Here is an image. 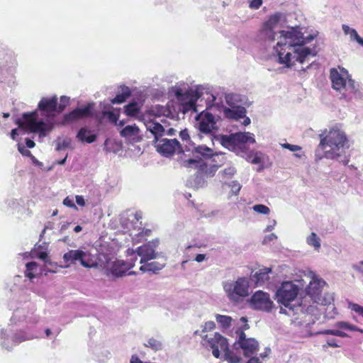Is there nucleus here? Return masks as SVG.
<instances>
[{
	"mask_svg": "<svg viewBox=\"0 0 363 363\" xmlns=\"http://www.w3.org/2000/svg\"><path fill=\"white\" fill-rule=\"evenodd\" d=\"M280 34V39L274 47L280 64L290 67L295 62L301 64L308 62L310 57L316 55L311 48L303 46L313 40L315 35L310 34L303 37V34L296 28H291L290 30H281Z\"/></svg>",
	"mask_w": 363,
	"mask_h": 363,
	"instance_id": "1",
	"label": "nucleus"
},
{
	"mask_svg": "<svg viewBox=\"0 0 363 363\" xmlns=\"http://www.w3.org/2000/svg\"><path fill=\"white\" fill-rule=\"evenodd\" d=\"M298 293V286L292 282L285 281L281 284L276 293L277 301L284 306V308L281 307L280 313L288 315L300 313L311 315L315 317V319H318L322 309L315 305L310 304L307 298H302L297 304L293 303Z\"/></svg>",
	"mask_w": 363,
	"mask_h": 363,
	"instance_id": "2",
	"label": "nucleus"
},
{
	"mask_svg": "<svg viewBox=\"0 0 363 363\" xmlns=\"http://www.w3.org/2000/svg\"><path fill=\"white\" fill-rule=\"evenodd\" d=\"M320 138L318 148L323 151L325 157L337 160L345 165L348 164L350 160L346 150L350 145L344 131L333 128L325 137L320 134Z\"/></svg>",
	"mask_w": 363,
	"mask_h": 363,
	"instance_id": "3",
	"label": "nucleus"
},
{
	"mask_svg": "<svg viewBox=\"0 0 363 363\" xmlns=\"http://www.w3.org/2000/svg\"><path fill=\"white\" fill-rule=\"evenodd\" d=\"M193 157L184 160L182 166L184 167H192L199 169V171L204 175L213 176L218 169L217 165H213L208 168V165L205 162L206 160L211 158L214 154L212 149L205 145H198L192 150Z\"/></svg>",
	"mask_w": 363,
	"mask_h": 363,
	"instance_id": "4",
	"label": "nucleus"
},
{
	"mask_svg": "<svg viewBox=\"0 0 363 363\" xmlns=\"http://www.w3.org/2000/svg\"><path fill=\"white\" fill-rule=\"evenodd\" d=\"M225 100L228 106H223L224 116L230 120L238 121L247 113L246 108L251 103L245 96L229 93L225 94Z\"/></svg>",
	"mask_w": 363,
	"mask_h": 363,
	"instance_id": "5",
	"label": "nucleus"
},
{
	"mask_svg": "<svg viewBox=\"0 0 363 363\" xmlns=\"http://www.w3.org/2000/svg\"><path fill=\"white\" fill-rule=\"evenodd\" d=\"M325 284L323 279L313 277L306 288V295L303 298H307L310 304L317 307L318 304L330 305L333 301V297L330 294H323V289Z\"/></svg>",
	"mask_w": 363,
	"mask_h": 363,
	"instance_id": "6",
	"label": "nucleus"
},
{
	"mask_svg": "<svg viewBox=\"0 0 363 363\" xmlns=\"http://www.w3.org/2000/svg\"><path fill=\"white\" fill-rule=\"evenodd\" d=\"M16 123L26 131L38 133L40 137H45L46 133L52 129L50 122L45 123L43 120H38L37 112L23 113V120L18 119Z\"/></svg>",
	"mask_w": 363,
	"mask_h": 363,
	"instance_id": "7",
	"label": "nucleus"
},
{
	"mask_svg": "<svg viewBox=\"0 0 363 363\" xmlns=\"http://www.w3.org/2000/svg\"><path fill=\"white\" fill-rule=\"evenodd\" d=\"M113 259L109 255L99 253L97 256V267L104 269L107 273L119 277L125 275L126 272L134 266V263Z\"/></svg>",
	"mask_w": 363,
	"mask_h": 363,
	"instance_id": "8",
	"label": "nucleus"
},
{
	"mask_svg": "<svg viewBox=\"0 0 363 363\" xmlns=\"http://www.w3.org/2000/svg\"><path fill=\"white\" fill-rule=\"evenodd\" d=\"M223 289L228 298L234 302H238L249 295V281L245 277H239L235 281H225Z\"/></svg>",
	"mask_w": 363,
	"mask_h": 363,
	"instance_id": "9",
	"label": "nucleus"
},
{
	"mask_svg": "<svg viewBox=\"0 0 363 363\" xmlns=\"http://www.w3.org/2000/svg\"><path fill=\"white\" fill-rule=\"evenodd\" d=\"M63 259L66 263L73 264L79 262L86 268H96L97 257L95 259L87 250H71L63 255Z\"/></svg>",
	"mask_w": 363,
	"mask_h": 363,
	"instance_id": "10",
	"label": "nucleus"
},
{
	"mask_svg": "<svg viewBox=\"0 0 363 363\" xmlns=\"http://www.w3.org/2000/svg\"><path fill=\"white\" fill-rule=\"evenodd\" d=\"M201 337L206 341L204 345L206 348L212 350V354L216 358H219L220 351L226 350L228 346H229L227 338L218 333H215L210 335H204Z\"/></svg>",
	"mask_w": 363,
	"mask_h": 363,
	"instance_id": "11",
	"label": "nucleus"
},
{
	"mask_svg": "<svg viewBox=\"0 0 363 363\" xmlns=\"http://www.w3.org/2000/svg\"><path fill=\"white\" fill-rule=\"evenodd\" d=\"M158 245L159 240L156 239L138 247L135 252L140 257V263L144 264L152 259L164 258L162 252H156Z\"/></svg>",
	"mask_w": 363,
	"mask_h": 363,
	"instance_id": "12",
	"label": "nucleus"
},
{
	"mask_svg": "<svg viewBox=\"0 0 363 363\" xmlns=\"http://www.w3.org/2000/svg\"><path fill=\"white\" fill-rule=\"evenodd\" d=\"M330 79L333 88L340 92L345 91L351 94H354L357 90V86L358 84L355 81L350 79L347 82L335 68H332L330 69Z\"/></svg>",
	"mask_w": 363,
	"mask_h": 363,
	"instance_id": "13",
	"label": "nucleus"
},
{
	"mask_svg": "<svg viewBox=\"0 0 363 363\" xmlns=\"http://www.w3.org/2000/svg\"><path fill=\"white\" fill-rule=\"evenodd\" d=\"M154 144L157 151L166 157L173 155L176 152L179 153L184 152L177 139L160 138Z\"/></svg>",
	"mask_w": 363,
	"mask_h": 363,
	"instance_id": "14",
	"label": "nucleus"
},
{
	"mask_svg": "<svg viewBox=\"0 0 363 363\" xmlns=\"http://www.w3.org/2000/svg\"><path fill=\"white\" fill-rule=\"evenodd\" d=\"M175 95L179 101H183L184 112L186 113L191 110H196V103L199 98L201 97V93L199 89H189L183 92L182 89H177Z\"/></svg>",
	"mask_w": 363,
	"mask_h": 363,
	"instance_id": "15",
	"label": "nucleus"
},
{
	"mask_svg": "<svg viewBox=\"0 0 363 363\" xmlns=\"http://www.w3.org/2000/svg\"><path fill=\"white\" fill-rule=\"evenodd\" d=\"M250 304L254 309L270 312L273 308V301L269 294L262 291H256L250 298Z\"/></svg>",
	"mask_w": 363,
	"mask_h": 363,
	"instance_id": "16",
	"label": "nucleus"
},
{
	"mask_svg": "<svg viewBox=\"0 0 363 363\" xmlns=\"http://www.w3.org/2000/svg\"><path fill=\"white\" fill-rule=\"evenodd\" d=\"M281 17V14L277 13L270 16L269 20L264 24L261 34L266 40L273 42L275 40V32L274 31V28L279 23Z\"/></svg>",
	"mask_w": 363,
	"mask_h": 363,
	"instance_id": "17",
	"label": "nucleus"
},
{
	"mask_svg": "<svg viewBox=\"0 0 363 363\" xmlns=\"http://www.w3.org/2000/svg\"><path fill=\"white\" fill-rule=\"evenodd\" d=\"M199 129L203 133H210L216 129L215 116L208 112L199 115Z\"/></svg>",
	"mask_w": 363,
	"mask_h": 363,
	"instance_id": "18",
	"label": "nucleus"
},
{
	"mask_svg": "<svg viewBox=\"0 0 363 363\" xmlns=\"http://www.w3.org/2000/svg\"><path fill=\"white\" fill-rule=\"evenodd\" d=\"M91 105L77 108L70 113L65 114L63 118V123L66 124L69 122L78 120L82 117L89 116L91 114Z\"/></svg>",
	"mask_w": 363,
	"mask_h": 363,
	"instance_id": "19",
	"label": "nucleus"
},
{
	"mask_svg": "<svg viewBox=\"0 0 363 363\" xmlns=\"http://www.w3.org/2000/svg\"><path fill=\"white\" fill-rule=\"evenodd\" d=\"M144 124L147 130L154 136L153 143L158 141L165 133L164 127L155 120H148Z\"/></svg>",
	"mask_w": 363,
	"mask_h": 363,
	"instance_id": "20",
	"label": "nucleus"
},
{
	"mask_svg": "<svg viewBox=\"0 0 363 363\" xmlns=\"http://www.w3.org/2000/svg\"><path fill=\"white\" fill-rule=\"evenodd\" d=\"M120 135L121 137L134 142H140L142 138L140 135V129L135 125H128L124 127L121 131Z\"/></svg>",
	"mask_w": 363,
	"mask_h": 363,
	"instance_id": "21",
	"label": "nucleus"
},
{
	"mask_svg": "<svg viewBox=\"0 0 363 363\" xmlns=\"http://www.w3.org/2000/svg\"><path fill=\"white\" fill-rule=\"evenodd\" d=\"M272 272V269L269 267H264L259 269L255 274H252L250 279L257 286H262L267 284L269 279V274Z\"/></svg>",
	"mask_w": 363,
	"mask_h": 363,
	"instance_id": "22",
	"label": "nucleus"
},
{
	"mask_svg": "<svg viewBox=\"0 0 363 363\" xmlns=\"http://www.w3.org/2000/svg\"><path fill=\"white\" fill-rule=\"evenodd\" d=\"M38 108L47 113L57 112V98L56 96L50 99L43 98L38 104Z\"/></svg>",
	"mask_w": 363,
	"mask_h": 363,
	"instance_id": "23",
	"label": "nucleus"
},
{
	"mask_svg": "<svg viewBox=\"0 0 363 363\" xmlns=\"http://www.w3.org/2000/svg\"><path fill=\"white\" fill-rule=\"evenodd\" d=\"M237 148L241 149L246 143H255L254 135L250 132L234 133Z\"/></svg>",
	"mask_w": 363,
	"mask_h": 363,
	"instance_id": "24",
	"label": "nucleus"
},
{
	"mask_svg": "<svg viewBox=\"0 0 363 363\" xmlns=\"http://www.w3.org/2000/svg\"><path fill=\"white\" fill-rule=\"evenodd\" d=\"M206 183L204 175L199 171V169H198V172L186 180V184L189 187L198 189L203 187Z\"/></svg>",
	"mask_w": 363,
	"mask_h": 363,
	"instance_id": "25",
	"label": "nucleus"
},
{
	"mask_svg": "<svg viewBox=\"0 0 363 363\" xmlns=\"http://www.w3.org/2000/svg\"><path fill=\"white\" fill-rule=\"evenodd\" d=\"M258 342L254 338H248L247 341L242 342L238 347L243 350L245 356L249 357L254 354L258 350Z\"/></svg>",
	"mask_w": 363,
	"mask_h": 363,
	"instance_id": "26",
	"label": "nucleus"
},
{
	"mask_svg": "<svg viewBox=\"0 0 363 363\" xmlns=\"http://www.w3.org/2000/svg\"><path fill=\"white\" fill-rule=\"evenodd\" d=\"M77 138L82 143H92L96 141L97 135L93 130L83 127L79 130Z\"/></svg>",
	"mask_w": 363,
	"mask_h": 363,
	"instance_id": "27",
	"label": "nucleus"
},
{
	"mask_svg": "<svg viewBox=\"0 0 363 363\" xmlns=\"http://www.w3.org/2000/svg\"><path fill=\"white\" fill-rule=\"evenodd\" d=\"M218 140L223 147L229 150L234 151L237 148L234 133H231L229 135H222L218 138Z\"/></svg>",
	"mask_w": 363,
	"mask_h": 363,
	"instance_id": "28",
	"label": "nucleus"
},
{
	"mask_svg": "<svg viewBox=\"0 0 363 363\" xmlns=\"http://www.w3.org/2000/svg\"><path fill=\"white\" fill-rule=\"evenodd\" d=\"M122 87V93L118 94L116 96L115 98L111 99V103L113 104H119L123 103L126 99L130 96V91L128 86H123Z\"/></svg>",
	"mask_w": 363,
	"mask_h": 363,
	"instance_id": "29",
	"label": "nucleus"
},
{
	"mask_svg": "<svg viewBox=\"0 0 363 363\" xmlns=\"http://www.w3.org/2000/svg\"><path fill=\"white\" fill-rule=\"evenodd\" d=\"M55 143L56 144L55 150L57 151H61L66 148L72 147V140L69 138L58 137Z\"/></svg>",
	"mask_w": 363,
	"mask_h": 363,
	"instance_id": "30",
	"label": "nucleus"
},
{
	"mask_svg": "<svg viewBox=\"0 0 363 363\" xmlns=\"http://www.w3.org/2000/svg\"><path fill=\"white\" fill-rule=\"evenodd\" d=\"M144 345L145 347H149L155 352L162 350L163 349L162 342L154 337L149 338L147 342L144 343Z\"/></svg>",
	"mask_w": 363,
	"mask_h": 363,
	"instance_id": "31",
	"label": "nucleus"
},
{
	"mask_svg": "<svg viewBox=\"0 0 363 363\" xmlns=\"http://www.w3.org/2000/svg\"><path fill=\"white\" fill-rule=\"evenodd\" d=\"M162 259V260L161 262H147L149 271L157 274L159 271L162 269L166 265V258L164 257V258Z\"/></svg>",
	"mask_w": 363,
	"mask_h": 363,
	"instance_id": "32",
	"label": "nucleus"
},
{
	"mask_svg": "<svg viewBox=\"0 0 363 363\" xmlns=\"http://www.w3.org/2000/svg\"><path fill=\"white\" fill-rule=\"evenodd\" d=\"M216 320L220 325V326L225 329L230 328L233 320L230 316L220 314L216 315Z\"/></svg>",
	"mask_w": 363,
	"mask_h": 363,
	"instance_id": "33",
	"label": "nucleus"
},
{
	"mask_svg": "<svg viewBox=\"0 0 363 363\" xmlns=\"http://www.w3.org/2000/svg\"><path fill=\"white\" fill-rule=\"evenodd\" d=\"M225 359L227 360L229 363H240L241 361V357L237 355L234 352L229 350V347L228 346V349L223 351Z\"/></svg>",
	"mask_w": 363,
	"mask_h": 363,
	"instance_id": "34",
	"label": "nucleus"
},
{
	"mask_svg": "<svg viewBox=\"0 0 363 363\" xmlns=\"http://www.w3.org/2000/svg\"><path fill=\"white\" fill-rule=\"evenodd\" d=\"M124 108L125 114L129 116H135L140 111L139 106L135 102L126 105Z\"/></svg>",
	"mask_w": 363,
	"mask_h": 363,
	"instance_id": "35",
	"label": "nucleus"
},
{
	"mask_svg": "<svg viewBox=\"0 0 363 363\" xmlns=\"http://www.w3.org/2000/svg\"><path fill=\"white\" fill-rule=\"evenodd\" d=\"M306 242L316 250L320 247V240L315 233H311V235L308 236Z\"/></svg>",
	"mask_w": 363,
	"mask_h": 363,
	"instance_id": "36",
	"label": "nucleus"
},
{
	"mask_svg": "<svg viewBox=\"0 0 363 363\" xmlns=\"http://www.w3.org/2000/svg\"><path fill=\"white\" fill-rule=\"evenodd\" d=\"M26 276L30 279L35 277L34 272L37 271L38 264L35 262H30L26 264Z\"/></svg>",
	"mask_w": 363,
	"mask_h": 363,
	"instance_id": "37",
	"label": "nucleus"
},
{
	"mask_svg": "<svg viewBox=\"0 0 363 363\" xmlns=\"http://www.w3.org/2000/svg\"><path fill=\"white\" fill-rule=\"evenodd\" d=\"M335 326L340 329L345 330H354V331H359L361 333L363 332L362 330L357 328L355 325H351L347 322L340 321L336 323Z\"/></svg>",
	"mask_w": 363,
	"mask_h": 363,
	"instance_id": "38",
	"label": "nucleus"
},
{
	"mask_svg": "<svg viewBox=\"0 0 363 363\" xmlns=\"http://www.w3.org/2000/svg\"><path fill=\"white\" fill-rule=\"evenodd\" d=\"M151 112L157 116H167L170 113L168 108L160 105H156L152 108Z\"/></svg>",
	"mask_w": 363,
	"mask_h": 363,
	"instance_id": "39",
	"label": "nucleus"
},
{
	"mask_svg": "<svg viewBox=\"0 0 363 363\" xmlns=\"http://www.w3.org/2000/svg\"><path fill=\"white\" fill-rule=\"evenodd\" d=\"M236 172L237 171H236L235 167H234L233 166H229V167L225 168L221 172V177L223 179H228L232 178L235 175Z\"/></svg>",
	"mask_w": 363,
	"mask_h": 363,
	"instance_id": "40",
	"label": "nucleus"
},
{
	"mask_svg": "<svg viewBox=\"0 0 363 363\" xmlns=\"http://www.w3.org/2000/svg\"><path fill=\"white\" fill-rule=\"evenodd\" d=\"M252 209L255 212H257L258 213L264 214V215H267L270 212L269 208L267 206L263 205V204L255 205L252 206Z\"/></svg>",
	"mask_w": 363,
	"mask_h": 363,
	"instance_id": "41",
	"label": "nucleus"
},
{
	"mask_svg": "<svg viewBox=\"0 0 363 363\" xmlns=\"http://www.w3.org/2000/svg\"><path fill=\"white\" fill-rule=\"evenodd\" d=\"M69 98L66 96H62L60 97V103L57 106L58 110L57 113H61L64 111L65 107L69 105Z\"/></svg>",
	"mask_w": 363,
	"mask_h": 363,
	"instance_id": "42",
	"label": "nucleus"
},
{
	"mask_svg": "<svg viewBox=\"0 0 363 363\" xmlns=\"http://www.w3.org/2000/svg\"><path fill=\"white\" fill-rule=\"evenodd\" d=\"M228 185L231 188L233 194L238 195L239 194L241 189V185L237 181H233Z\"/></svg>",
	"mask_w": 363,
	"mask_h": 363,
	"instance_id": "43",
	"label": "nucleus"
},
{
	"mask_svg": "<svg viewBox=\"0 0 363 363\" xmlns=\"http://www.w3.org/2000/svg\"><path fill=\"white\" fill-rule=\"evenodd\" d=\"M248 338H246L245 333L243 331H241L239 335V339L238 342L234 343V347L237 350L238 347H239L242 342L247 340Z\"/></svg>",
	"mask_w": 363,
	"mask_h": 363,
	"instance_id": "44",
	"label": "nucleus"
},
{
	"mask_svg": "<svg viewBox=\"0 0 363 363\" xmlns=\"http://www.w3.org/2000/svg\"><path fill=\"white\" fill-rule=\"evenodd\" d=\"M340 330H335V329H334V330H322V331L318 332L317 334H320V335H335V336L339 337Z\"/></svg>",
	"mask_w": 363,
	"mask_h": 363,
	"instance_id": "45",
	"label": "nucleus"
},
{
	"mask_svg": "<svg viewBox=\"0 0 363 363\" xmlns=\"http://www.w3.org/2000/svg\"><path fill=\"white\" fill-rule=\"evenodd\" d=\"M351 309L363 318V306L357 303H352L351 305Z\"/></svg>",
	"mask_w": 363,
	"mask_h": 363,
	"instance_id": "46",
	"label": "nucleus"
},
{
	"mask_svg": "<svg viewBox=\"0 0 363 363\" xmlns=\"http://www.w3.org/2000/svg\"><path fill=\"white\" fill-rule=\"evenodd\" d=\"M215 327H216V324L213 321H207L205 323V324L203 325V329L202 332L212 330L215 328Z\"/></svg>",
	"mask_w": 363,
	"mask_h": 363,
	"instance_id": "47",
	"label": "nucleus"
},
{
	"mask_svg": "<svg viewBox=\"0 0 363 363\" xmlns=\"http://www.w3.org/2000/svg\"><path fill=\"white\" fill-rule=\"evenodd\" d=\"M282 147L286 149L289 150L291 152H296V151L301 150V147L300 146L296 145H291L289 143H285V144L282 145Z\"/></svg>",
	"mask_w": 363,
	"mask_h": 363,
	"instance_id": "48",
	"label": "nucleus"
},
{
	"mask_svg": "<svg viewBox=\"0 0 363 363\" xmlns=\"http://www.w3.org/2000/svg\"><path fill=\"white\" fill-rule=\"evenodd\" d=\"M18 150L24 156L30 157L32 155L30 150H27L24 146H22L20 144L18 145Z\"/></svg>",
	"mask_w": 363,
	"mask_h": 363,
	"instance_id": "49",
	"label": "nucleus"
},
{
	"mask_svg": "<svg viewBox=\"0 0 363 363\" xmlns=\"http://www.w3.org/2000/svg\"><path fill=\"white\" fill-rule=\"evenodd\" d=\"M262 4V0H252L250 3V7L253 9H258Z\"/></svg>",
	"mask_w": 363,
	"mask_h": 363,
	"instance_id": "50",
	"label": "nucleus"
},
{
	"mask_svg": "<svg viewBox=\"0 0 363 363\" xmlns=\"http://www.w3.org/2000/svg\"><path fill=\"white\" fill-rule=\"evenodd\" d=\"M28 339H29V337H27L23 335L16 334L13 337V341L19 343Z\"/></svg>",
	"mask_w": 363,
	"mask_h": 363,
	"instance_id": "51",
	"label": "nucleus"
},
{
	"mask_svg": "<svg viewBox=\"0 0 363 363\" xmlns=\"http://www.w3.org/2000/svg\"><path fill=\"white\" fill-rule=\"evenodd\" d=\"M63 204L65 205L66 206H68L70 208H74L75 209L77 208L76 205L74 204L73 200L70 199L69 197H67L64 199Z\"/></svg>",
	"mask_w": 363,
	"mask_h": 363,
	"instance_id": "52",
	"label": "nucleus"
},
{
	"mask_svg": "<svg viewBox=\"0 0 363 363\" xmlns=\"http://www.w3.org/2000/svg\"><path fill=\"white\" fill-rule=\"evenodd\" d=\"M179 136L182 140H190V137L188 133L187 129H184L180 131Z\"/></svg>",
	"mask_w": 363,
	"mask_h": 363,
	"instance_id": "53",
	"label": "nucleus"
},
{
	"mask_svg": "<svg viewBox=\"0 0 363 363\" xmlns=\"http://www.w3.org/2000/svg\"><path fill=\"white\" fill-rule=\"evenodd\" d=\"M262 162V157H261V153L256 152L252 160V163L258 164Z\"/></svg>",
	"mask_w": 363,
	"mask_h": 363,
	"instance_id": "54",
	"label": "nucleus"
},
{
	"mask_svg": "<svg viewBox=\"0 0 363 363\" xmlns=\"http://www.w3.org/2000/svg\"><path fill=\"white\" fill-rule=\"evenodd\" d=\"M350 35V40L352 41H357L358 40V38L360 37L357 30L355 29H352V30H350V33L349 34Z\"/></svg>",
	"mask_w": 363,
	"mask_h": 363,
	"instance_id": "55",
	"label": "nucleus"
},
{
	"mask_svg": "<svg viewBox=\"0 0 363 363\" xmlns=\"http://www.w3.org/2000/svg\"><path fill=\"white\" fill-rule=\"evenodd\" d=\"M104 115H107L108 117V119L112 121V122H114L116 123V121H117V117L113 113V112H110V111H104Z\"/></svg>",
	"mask_w": 363,
	"mask_h": 363,
	"instance_id": "56",
	"label": "nucleus"
},
{
	"mask_svg": "<svg viewBox=\"0 0 363 363\" xmlns=\"http://www.w3.org/2000/svg\"><path fill=\"white\" fill-rule=\"evenodd\" d=\"M277 237L274 233H271L270 235H268L264 238L263 242L268 243V242L274 240V239H277Z\"/></svg>",
	"mask_w": 363,
	"mask_h": 363,
	"instance_id": "57",
	"label": "nucleus"
},
{
	"mask_svg": "<svg viewBox=\"0 0 363 363\" xmlns=\"http://www.w3.org/2000/svg\"><path fill=\"white\" fill-rule=\"evenodd\" d=\"M327 345L332 347H339L340 345L337 343L335 339H328Z\"/></svg>",
	"mask_w": 363,
	"mask_h": 363,
	"instance_id": "58",
	"label": "nucleus"
},
{
	"mask_svg": "<svg viewBox=\"0 0 363 363\" xmlns=\"http://www.w3.org/2000/svg\"><path fill=\"white\" fill-rule=\"evenodd\" d=\"M130 363H149V362H143L137 355H133Z\"/></svg>",
	"mask_w": 363,
	"mask_h": 363,
	"instance_id": "59",
	"label": "nucleus"
},
{
	"mask_svg": "<svg viewBox=\"0 0 363 363\" xmlns=\"http://www.w3.org/2000/svg\"><path fill=\"white\" fill-rule=\"evenodd\" d=\"M76 203L80 206H84L85 205L84 197L82 196H76Z\"/></svg>",
	"mask_w": 363,
	"mask_h": 363,
	"instance_id": "60",
	"label": "nucleus"
},
{
	"mask_svg": "<svg viewBox=\"0 0 363 363\" xmlns=\"http://www.w3.org/2000/svg\"><path fill=\"white\" fill-rule=\"evenodd\" d=\"M352 269L358 272H359L363 276V267L358 264H352Z\"/></svg>",
	"mask_w": 363,
	"mask_h": 363,
	"instance_id": "61",
	"label": "nucleus"
},
{
	"mask_svg": "<svg viewBox=\"0 0 363 363\" xmlns=\"http://www.w3.org/2000/svg\"><path fill=\"white\" fill-rule=\"evenodd\" d=\"M38 257L42 260H43L45 262H47V257L48 254L45 252H40L38 255Z\"/></svg>",
	"mask_w": 363,
	"mask_h": 363,
	"instance_id": "62",
	"label": "nucleus"
},
{
	"mask_svg": "<svg viewBox=\"0 0 363 363\" xmlns=\"http://www.w3.org/2000/svg\"><path fill=\"white\" fill-rule=\"evenodd\" d=\"M342 30L345 35H348L350 33V30L353 28H350L347 25L343 24L342 26Z\"/></svg>",
	"mask_w": 363,
	"mask_h": 363,
	"instance_id": "63",
	"label": "nucleus"
},
{
	"mask_svg": "<svg viewBox=\"0 0 363 363\" xmlns=\"http://www.w3.org/2000/svg\"><path fill=\"white\" fill-rule=\"evenodd\" d=\"M247 363H262V362L259 357H252L247 362Z\"/></svg>",
	"mask_w": 363,
	"mask_h": 363,
	"instance_id": "64",
	"label": "nucleus"
}]
</instances>
